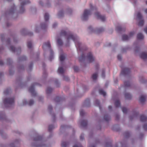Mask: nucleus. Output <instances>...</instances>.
<instances>
[{"mask_svg":"<svg viewBox=\"0 0 147 147\" xmlns=\"http://www.w3.org/2000/svg\"><path fill=\"white\" fill-rule=\"evenodd\" d=\"M28 34L30 36H32L33 35V34L31 32H29L28 33Z\"/></svg>","mask_w":147,"mask_h":147,"instance_id":"nucleus-62","label":"nucleus"},{"mask_svg":"<svg viewBox=\"0 0 147 147\" xmlns=\"http://www.w3.org/2000/svg\"><path fill=\"white\" fill-rule=\"evenodd\" d=\"M68 143L66 142H63L61 144L62 147H67L68 146Z\"/></svg>","mask_w":147,"mask_h":147,"instance_id":"nucleus-31","label":"nucleus"},{"mask_svg":"<svg viewBox=\"0 0 147 147\" xmlns=\"http://www.w3.org/2000/svg\"><path fill=\"white\" fill-rule=\"evenodd\" d=\"M90 6L91 9H96V7H93L91 4L90 5Z\"/></svg>","mask_w":147,"mask_h":147,"instance_id":"nucleus-50","label":"nucleus"},{"mask_svg":"<svg viewBox=\"0 0 147 147\" xmlns=\"http://www.w3.org/2000/svg\"><path fill=\"white\" fill-rule=\"evenodd\" d=\"M47 47L50 49V53L51 56L50 57V59L51 61V59L53 58V50L51 49V45L50 43L48 41L47 42L45 43L42 46V48L43 49H44V47Z\"/></svg>","mask_w":147,"mask_h":147,"instance_id":"nucleus-4","label":"nucleus"},{"mask_svg":"<svg viewBox=\"0 0 147 147\" xmlns=\"http://www.w3.org/2000/svg\"><path fill=\"white\" fill-rule=\"evenodd\" d=\"M95 103L96 104V105H97V106H99V105L100 102H99V101L98 100H96L95 101Z\"/></svg>","mask_w":147,"mask_h":147,"instance_id":"nucleus-53","label":"nucleus"},{"mask_svg":"<svg viewBox=\"0 0 147 147\" xmlns=\"http://www.w3.org/2000/svg\"><path fill=\"white\" fill-rule=\"evenodd\" d=\"M57 23H55L53 24V27L54 28H55L57 26Z\"/></svg>","mask_w":147,"mask_h":147,"instance_id":"nucleus-56","label":"nucleus"},{"mask_svg":"<svg viewBox=\"0 0 147 147\" xmlns=\"http://www.w3.org/2000/svg\"><path fill=\"white\" fill-rule=\"evenodd\" d=\"M134 34V33L133 32H130L129 33V36H132Z\"/></svg>","mask_w":147,"mask_h":147,"instance_id":"nucleus-57","label":"nucleus"},{"mask_svg":"<svg viewBox=\"0 0 147 147\" xmlns=\"http://www.w3.org/2000/svg\"><path fill=\"white\" fill-rule=\"evenodd\" d=\"M60 61L62 62L65 59V57L63 54H61L59 57Z\"/></svg>","mask_w":147,"mask_h":147,"instance_id":"nucleus-21","label":"nucleus"},{"mask_svg":"<svg viewBox=\"0 0 147 147\" xmlns=\"http://www.w3.org/2000/svg\"><path fill=\"white\" fill-rule=\"evenodd\" d=\"M27 47L29 49L32 48V43L31 41H28L27 43Z\"/></svg>","mask_w":147,"mask_h":147,"instance_id":"nucleus-28","label":"nucleus"},{"mask_svg":"<svg viewBox=\"0 0 147 147\" xmlns=\"http://www.w3.org/2000/svg\"><path fill=\"white\" fill-rule=\"evenodd\" d=\"M144 21L143 20H140L138 24V25L140 26H142L144 25Z\"/></svg>","mask_w":147,"mask_h":147,"instance_id":"nucleus-27","label":"nucleus"},{"mask_svg":"<svg viewBox=\"0 0 147 147\" xmlns=\"http://www.w3.org/2000/svg\"><path fill=\"white\" fill-rule=\"evenodd\" d=\"M2 136L3 138L5 139L7 137V135L5 133H3L2 134Z\"/></svg>","mask_w":147,"mask_h":147,"instance_id":"nucleus-45","label":"nucleus"},{"mask_svg":"<svg viewBox=\"0 0 147 147\" xmlns=\"http://www.w3.org/2000/svg\"><path fill=\"white\" fill-rule=\"evenodd\" d=\"M29 92H35L34 90V87L33 86H32L29 89Z\"/></svg>","mask_w":147,"mask_h":147,"instance_id":"nucleus-47","label":"nucleus"},{"mask_svg":"<svg viewBox=\"0 0 147 147\" xmlns=\"http://www.w3.org/2000/svg\"><path fill=\"white\" fill-rule=\"evenodd\" d=\"M130 72V69H129L125 67L122 69L121 72V74L123 75H125L129 74Z\"/></svg>","mask_w":147,"mask_h":147,"instance_id":"nucleus-8","label":"nucleus"},{"mask_svg":"<svg viewBox=\"0 0 147 147\" xmlns=\"http://www.w3.org/2000/svg\"><path fill=\"white\" fill-rule=\"evenodd\" d=\"M95 14L97 17V19H100L103 22L105 20L106 18L105 16L100 15L99 13L98 12H96Z\"/></svg>","mask_w":147,"mask_h":147,"instance_id":"nucleus-9","label":"nucleus"},{"mask_svg":"<svg viewBox=\"0 0 147 147\" xmlns=\"http://www.w3.org/2000/svg\"><path fill=\"white\" fill-rule=\"evenodd\" d=\"M137 16L139 20H140L142 18V16L141 14L139 12L138 13L137 15Z\"/></svg>","mask_w":147,"mask_h":147,"instance_id":"nucleus-34","label":"nucleus"},{"mask_svg":"<svg viewBox=\"0 0 147 147\" xmlns=\"http://www.w3.org/2000/svg\"><path fill=\"white\" fill-rule=\"evenodd\" d=\"M125 96L127 99H130L132 98L131 95L129 92H126L125 94Z\"/></svg>","mask_w":147,"mask_h":147,"instance_id":"nucleus-14","label":"nucleus"},{"mask_svg":"<svg viewBox=\"0 0 147 147\" xmlns=\"http://www.w3.org/2000/svg\"><path fill=\"white\" fill-rule=\"evenodd\" d=\"M144 30L145 33L147 34V27L145 28Z\"/></svg>","mask_w":147,"mask_h":147,"instance_id":"nucleus-64","label":"nucleus"},{"mask_svg":"<svg viewBox=\"0 0 147 147\" xmlns=\"http://www.w3.org/2000/svg\"><path fill=\"white\" fill-rule=\"evenodd\" d=\"M73 69L75 71L77 72L79 70L78 67L76 66H74L73 67Z\"/></svg>","mask_w":147,"mask_h":147,"instance_id":"nucleus-43","label":"nucleus"},{"mask_svg":"<svg viewBox=\"0 0 147 147\" xmlns=\"http://www.w3.org/2000/svg\"><path fill=\"white\" fill-rule=\"evenodd\" d=\"M143 35L141 33H139L137 34V38L138 39H142L144 38Z\"/></svg>","mask_w":147,"mask_h":147,"instance_id":"nucleus-17","label":"nucleus"},{"mask_svg":"<svg viewBox=\"0 0 147 147\" xmlns=\"http://www.w3.org/2000/svg\"><path fill=\"white\" fill-rule=\"evenodd\" d=\"M54 128V126L53 125H50L49 126V130L50 131L52 130V129Z\"/></svg>","mask_w":147,"mask_h":147,"instance_id":"nucleus-44","label":"nucleus"},{"mask_svg":"<svg viewBox=\"0 0 147 147\" xmlns=\"http://www.w3.org/2000/svg\"><path fill=\"white\" fill-rule=\"evenodd\" d=\"M58 72L59 74H62L64 73V70L62 67H60L58 68Z\"/></svg>","mask_w":147,"mask_h":147,"instance_id":"nucleus-16","label":"nucleus"},{"mask_svg":"<svg viewBox=\"0 0 147 147\" xmlns=\"http://www.w3.org/2000/svg\"><path fill=\"white\" fill-rule=\"evenodd\" d=\"M58 16L59 18H60L63 16V11H59L58 13Z\"/></svg>","mask_w":147,"mask_h":147,"instance_id":"nucleus-29","label":"nucleus"},{"mask_svg":"<svg viewBox=\"0 0 147 147\" xmlns=\"http://www.w3.org/2000/svg\"><path fill=\"white\" fill-rule=\"evenodd\" d=\"M140 57L143 59H145L147 57V53L145 52L142 53L140 55Z\"/></svg>","mask_w":147,"mask_h":147,"instance_id":"nucleus-12","label":"nucleus"},{"mask_svg":"<svg viewBox=\"0 0 147 147\" xmlns=\"http://www.w3.org/2000/svg\"><path fill=\"white\" fill-rule=\"evenodd\" d=\"M129 134L128 132H127L125 134V135L126 137H128L129 136Z\"/></svg>","mask_w":147,"mask_h":147,"instance_id":"nucleus-60","label":"nucleus"},{"mask_svg":"<svg viewBox=\"0 0 147 147\" xmlns=\"http://www.w3.org/2000/svg\"><path fill=\"white\" fill-rule=\"evenodd\" d=\"M80 139L81 140H83L84 139V136L83 134H81V136H80Z\"/></svg>","mask_w":147,"mask_h":147,"instance_id":"nucleus-52","label":"nucleus"},{"mask_svg":"<svg viewBox=\"0 0 147 147\" xmlns=\"http://www.w3.org/2000/svg\"><path fill=\"white\" fill-rule=\"evenodd\" d=\"M100 95H102L104 96H106V92H100Z\"/></svg>","mask_w":147,"mask_h":147,"instance_id":"nucleus-55","label":"nucleus"},{"mask_svg":"<svg viewBox=\"0 0 147 147\" xmlns=\"http://www.w3.org/2000/svg\"><path fill=\"white\" fill-rule=\"evenodd\" d=\"M129 38V37L126 35H123L122 36V40H128Z\"/></svg>","mask_w":147,"mask_h":147,"instance_id":"nucleus-18","label":"nucleus"},{"mask_svg":"<svg viewBox=\"0 0 147 147\" xmlns=\"http://www.w3.org/2000/svg\"><path fill=\"white\" fill-rule=\"evenodd\" d=\"M85 113L84 111L83 110H81L80 111V114L81 115H83Z\"/></svg>","mask_w":147,"mask_h":147,"instance_id":"nucleus-46","label":"nucleus"},{"mask_svg":"<svg viewBox=\"0 0 147 147\" xmlns=\"http://www.w3.org/2000/svg\"><path fill=\"white\" fill-rule=\"evenodd\" d=\"M146 117L143 115H142L140 117V120L142 121H145L146 120Z\"/></svg>","mask_w":147,"mask_h":147,"instance_id":"nucleus-33","label":"nucleus"},{"mask_svg":"<svg viewBox=\"0 0 147 147\" xmlns=\"http://www.w3.org/2000/svg\"><path fill=\"white\" fill-rule=\"evenodd\" d=\"M4 37V34H1V40L2 41H3V38Z\"/></svg>","mask_w":147,"mask_h":147,"instance_id":"nucleus-63","label":"nucleus"},{"mask_svg":"<svg viewBox=\"0 0 147 147\" xmlns=\"http://www.w3.org/2000/svg\"><path fill=\"white\" fill-rule=\"evenodd\" d=\"M60 35L61 36L66 37L68 41L69 39H72L74 42L77 48L80 49L81 44L79 42L77 36L73 35L69 31L67 32L64 30H61Z\"/></svg>","mask_w":147,"mask_h":147,"instance_id":"nucleus-1","label":"nucleus"},{"mask_svg":"<svg viewBox=\"0 0 147 147\" xmlns=\"http://www.w3.org/2000/svg\"><path fill=\"white\" fill-rule=\"evenodd\" d=\"M115 104L116 107H119L120 106V102L118 100H116L115 102Z\"/></svg>","mask_w":147,"mask_h":147,"instance_id":"nucleus-26","label":"nucleus"},{"mask_svg":"<svg viewBox=\"0 0 147 147\" xmlns=\"http://www.w3.org/2000/svg\"><path fill=\"white\" fill-rule=\"evenodd\" d=\"M26 59V57L25 56H23L19 58V60L20 61H24Z\"/></svg>","mask_w":147,"mask_h":147,"instance_id":"nucleus-39","label":"nucleus"},{"mask_svg":"<svg viewBox=\"0 0 147 147\" xmlns=\"http://www.w3.org/2000/svg\"><path fill=\"white\" fill-rule=\"evenodd\" d=\"M144 129L147 130V124H145L144 126Z\"/></svg>","mask_w":147,"mask_h":147,"instance_id":"nucleus-59","label":"nucleus"},{"mask_svg":"<svg viewBox=\"0 0 147 147\" xmlns=\"http://www.w3.org/2000/svg\"><path fill=\"white\" fill-rule=\"evenodd\" d=\"M63 79L64 80L66 81H68L69 80V78L65 76H63Z\"/></svg>","mask_w":147,"mask_h":147,"instance_id":"nucleus-48","label":"nucleus"},{"mask_svg":"<svg viewBox=\"0 0 147 147\" xmlns=\"http://www.w3.org/2000/svg\"><path fill=\"white\" fill-rule=\"evenodd\" d=\"M91 11L90 10L85 9L81 17V19L83 20H86L88 19V16L91 14Z\"/></svg>","mask_w":147,"mask_h":147,"instance_id":"nucleus-3","label":"nucleus"},{"mask_svg":"<svg viewBox=\"0 0 147 147\" xmlns=\"http://www.w3.org/2000/svg\"><path fill=\"white\" fill-rule=\"evenodd\" d=\"M88 29L90 30L91 31L93 32H95L96 33H98L100 32H102L104 30V29L103 28H101L99 29H97L96 31L94 30L92 28L91 26H89L88 28Z\"/></svg>","mask_w":147,"mask_h":147,"instance_id":"nucleus-6","label":"nucleus"},{"mask_svg":"<svg viewBox=\"0 0 147 147\" xmlns=\"http://www.w3.org/2000/svg\"><path fill=\"white\" fill-rule=\"evenodd\" d=\"M53 89L51 87H49L47 89V92H52Z\"/></svg>","mask_w":147,"mask_h":147,"instance_id":"nucleus-37","label":"nucleus"},{"mask_svg":"<svg viewBox=\"0 0 147 147\" xmlns=\"http://www.w3.org/2000/svg\"><path fill=\"white\" fill-rule=\"evenodd\" d=\"M88 61L89 62H92L94 60V58L92 56V55L91 52H89L87 56Z\"/></svg>","mask_w":147,"mask_h":147,"instance_id":"nucleus-7","label":"nucleus"},{"mask_svg":"<svg viewBox=\"0 0 147 147\" xmlns=\"http://www.w3.org/2000/svg\"><path fill=\"white\" fill-rule=\"evenodd\" d=\"M122 111L124 113H126L127 111V109L125 107H123L122 108Z\"/></svg>","mask_w":147,"mask_h":147,"instance_id":"nucleus-35","label":"nucleus"},{"mask_svg":"<svg viewBox=\"0 0 147 147\" xmlns=\"http://www.w3.org/2000/svg\"><path fill=\"white\" fill-rule=\"evenodd\" d=\"M33 64L32 63H31L30 65L29 66V68L30 69H32V67L33 66Z\"/></svg>","mask_w":147,"mask_h":147,"instance_id":"nucleus-61","label":"nucleus"},{"mask_svg":"<svg viewBox=\"0 0 147 147\" xmlns=\"http://www.w3.org/2000/svg\"><path fill=\"white\" fill-rule=\"evenodd\" d=\"M7 63L8 65L11 64L12 63V61L11 60V59L10 58L7 59Z\"/></svg>","mask_w":147,"mask_h":147,"instance_id":"nucleus-38","label":"nucleus"},{"mask_svg":"<svg viewBox=\"0 0 147 147\" xmlns=\"http://www.w3.org/2000/svg\"><path fill=\"white\" fill-rule=\"evenodd\" d=\"M10 50L13 52H15L16 51L18 53H20L21 52V49L20 47H19L18 49L16 48L13 46L10 47Z\"/></svg>","mask_w":147,"mask_h":147,"instance_id":"nucleus-11","label":"nucleus"},{"mask_svg":"<svg viewBox=\"0 0 147 147\" xmlns=\"http://www.w3.org/2000/svg\"><path fill=\"white\" fill-rule=\"evenodd\" d=\"M37 146L38 147H47L46 144L42 143V144Z\"/></svg>","mask_w":147,"mask_h":147,"instance_id":"nucleus-40","label":"nucleus"},{"mask_svg":"<svg viewBox=\"0 0 147 147\" xmlns=\"http://www.w3.org/2000/svg\"><path fill=\"white\" fill-rule=\"evenodd\" d=\"M30 3V1L29 0H25L21 3V5L20 7V13H23L25 10L24 8V5H25L29 3Z\"/></svg>","mask_w":147,"mask_h":147,"instance_id":"nucleus-5","label":"nucleus"},{"mask_svg":"<svg viewBox=\"0 0 147 147\" xmlns=\"http://www.w3.org/2000/svg\"><path fill=\"white\" fill-rule=\"evenodd\" d=\"M123 29L120 26H117L116 28V30L118 32H121L122 31ZM123 29L124 30V29Z\"/></svg>","mask_w":147,"mask_h":147,"instance_id":"nucleus-20","label":"nucleus"},{"mask_svg":"<svg viewBox=\"0 0 147 147\" xmlns=\"http://www.w3.org/2000/svg\"><path fill=\"white\" fill-rule=\"evenodd\" d=\"M104 119L106 121H108L111 118L110 116L107 115L105 116Z\"/></svg>","mask_w":147,"mask_h":147,"instance_id":"nucleus-30","label":"nucleus"},{"mask_svg":"<svg viewBox=\"0 0 147 147\" xmlns=\"http://www.w3.org/2000/svg\"><path fill=\"white\" fill-rule=\"evenodd\" d=\"M118 59L119 60H121L122 59L121 56L120 55H119L117 56Z\"/></svg>","mask_w":147,"mask_h":147,"instance_id":"nucleus-51","label":"nucleus"},{"mask_svg":"<svg viewBox=\"0 0 147 147\" xmlns=\"http://www.w3.org/2000/svg\"><path fill=\"white\" fill-rule=\"evenodd\" d=\"M87 124V121L86 120H83L81 122V125L85 126Z\"/></svg>","mask_w":147,"mask_h":147,"instance_id":"nucleus-23","label":"nucleus"},{"mask_svg":"<svg viewBox=\"0 0 147 147\" xmlns=\"http://www.w3.org/2000/svg\"><path fill=\"white\" fill-rule=\"evenodd\" d=\"M146 100V96L144 95H141L139 97V101L140 103L143 104Z\"/></svg>","mask_w":147,"mask_h":147,"instance_id":"nucleus-10","label":"nucleus"},{"mask_svg":"<svg viewBox=\"0 0 147 147\" xmlns=\"http://www.w3.org/2000/svg\"><path fill=\"white\" fill-rule=\"evenodd\" d=\"M44 18L46 21L48 20L49 18V14L48 13H45L44 16Z\"/></svg>","mask_w":147,"mask_h":147,"instance_id":"nucleus-22","label":"nucleus"},{"mask_svg":"<svg viewBox=\"0 0 147 147\" xmlns=\"http://www.w3.org/2000/svg\"><path fill=\"white\" fill-rule=\"evenodd\" d=\"M101 76L102 78H105V71L103 70L102 71V74H101Z\"/></svg>","mask_w":147,"mask_h":147,"instance_id":"nucleus-49","label":"nucleus"},{"mask_svg":"<svg viewBox=\"0 0 147 147\" xmlns=\"http://www.w3.org/2000/svg\"><path fill=\"white\" fill-rule=\"evenodd\" d=\"M16 9V7L14 5L12 7L11 9L9 10V14H12L13 13Z\"/></svg>","mask_w":147,"mask_h":147,"instance_id":"nucleus-13","label":"nucleus"},{"mask_svg":"<svg viewBox=\"0 0 147 147\" xmlns=\"http://www.w3.org/2000/svg\"><path fill=\"white\" fill-rule=\"evenodd\" d=\"M57 43L59 45L61 46L63 45V42L61 39H59L57 40Z\"/></svg>","mask_w":147,"mask_h":147,"instance_id":"nucleus-24","label":"nucleus"},{"mask_svg":"<svg viewBox=\"0 0 147 147\" xmlns=\"http://www.w3.org/2000/svg\"><path fill=\"white\" fill-rule=\"evenodd\" d=\"M41 27L43 29H46L47 27V25L44 23L41 24Z\"/></svg>","mask_w":147,"mask_h":147,"instance_id":"nucleus-32","label":"nucleus"},{"mask_svg":"<svg viewBox=\"0 0 147 147\" xmlns=\"http://www.w3.org/2000/svg\"><path fill=\"white\" fill-rule=\"evenodd\" d=\"M47 73L45 71L43 74V76L45 77L47 76Z\"/></svg>","mask_w":147,"mask_h":147,"instance_id":"nucleus-58","label":"nucleus"},{"mask_svg":"<svg viewBox=\"0 0 147 147\" xmlns=\"http://www.w3.org/2000/svg\"><path fill=\"white\" fill-rule=\"evenodd\" d=\"M42 137L40 136H38L36 138H34L35 141H38L41 140L42 139Z\"/></svg>","mask_w":147,"mask_h":147,"instance_id":"nucleus-36","label":"nucleus"},{"mask_svg":"<svg viewBox=\"0 0 147 147\" xmlns=\"http://www.w3.org/2000/svg\"><path fill=\"white\" fill-rule=\"evenodd\" d=\"M124 85L126 88H128L130 87V83L129 81H125L124 82Z\"/></svg>","mask_w":147,"mask_h":147,"instance_id":"nucleus-15","label":"nucleus"},{"mask_svg":"<svg viewBox=\"0 0 147 147\" xmlns=\"http://www.w3.org/2000/svg\"><path fill=\"white\" fill-rule=\"evenodd\" d=\"M27 104H28V102L26 100H24L23 101V105H26Z\"/></svg>","mask_w":147,"mask_h":147,"instance_id":"nucleus-54","label":"nucleus"},{"mask_svg":"<svg viewBox=\"0 0 147 147\" xmlns=\"http://www.w3.org/2000/svg\"><path fill=\"white\" fill-rule=\"evenodd\" d=\"M85 106L86 107H89L90 106V104L88 101H85Z\"/></svg>","mask_w":147,"mask_h":147,"instance_id":"nucleus-41","label":"nucleus"},{"mask_svg":"<svg viewBox=\"0 0 147 147\" xmlns=\"http://www.w3.org/2000/svg\"><path fill=\"white\" fill-rule=\"evenodd\" d=\"M85 57L84 54H82L81 56L79 58V61L80 62H82V60H84L85 59Z\"/></svg>","mask_w":147,"mask_h":147,"instance_id":"nucleus-25","label":"nucleus"},{"mask_svg":"<svg viewBox=\"0 0 147 147\" xmlns=\"http://www.w3.org/2000/svg\"><path fill=\"white\" fill-rule=\"evenodd\" d=\"M98 76V73H96L94 74L92 76V78L94 80H95L96 79Z\"/></svg>","mask_w":147,"mask_h":147,"instance_id":"nucleus-19","label":"nucleus"},{"mask_svg":"<svg viewBox=\"0 0 147 147\" xmlns=\"http://www.w3.org/2000/svg\"><path fill=\"white\" fill-rule=\"evenodd\" d=\"M34 101L32 100H30L28 103V104L29 105L31 106L34 104Z\"/></svg>","mask_w":147,"mask_h":147,"instance_id":"nucleus-42","label":"nucleus"},{"mask_svg":"<svg viewBox=\"0 0 147 147\" xmlns=\"http://www.w3.org/2000/svg\"><path fill=\"white\" fill-rule=\"evenodd\" d=\"M5 106L9 107L14 102V99L13 97H7L5 98L3 101Z\"/></svg>","mask_w":147,"mask_h":147,"instance_id":"nucleus-2","label":"nucleus"}]
</instances>
